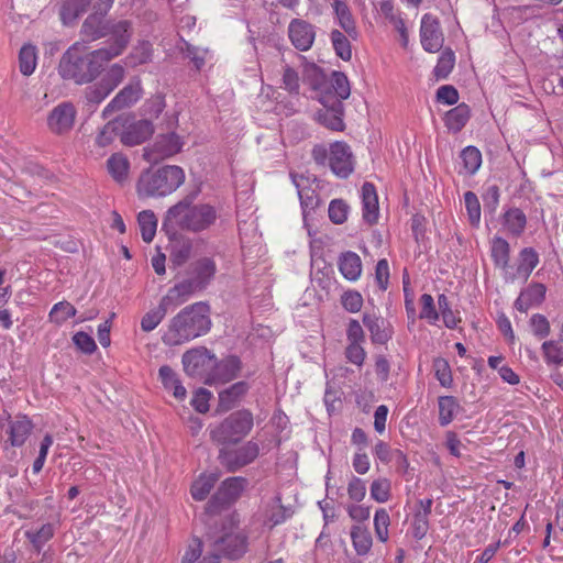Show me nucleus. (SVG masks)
I'll list each match as a JSON object with an SVG mask.
<instances>
[{
	"instance_id": "8",
	"label": "nucleus",
	"mask_w": 563,
	"mask_h": 563,
	"mask_svg": "<svg viewBox=\"0 0 563 563\" xmlns=\"http://www.w3.org/2000/svg\"><path fill=\"white\" fill-rule=\"evenodd\" d=\"M77 109L74 103L64 101L55 106L47 114L46 125L55 135L68 134L75 126Z\"/></svg>"
},
{
	"instance_id": "50",
	"label": "nucleus",
	"mask_w": 563,
	"mask_h": 563,
	"mask_svg": "<svg viewBox=\"0 0 563 563\" xmlns=\"http://www.w3.org/2000/svg\"><path fill=\"white\" fill-rule=\"evenodd\" d=\"M455 64V55L452 49H444L439 56L438 63L434 67V75L438 79H444L452 71Z\"/></svg>"
},
{
	"instance_id": "35",
	"label": "nucleus",
	"mask_w": 563,
	"mask_h": 563,
	"mask_svg": "<svg viewBox=\"0 0 563 563\" xmlns=\"http://www.w3.org/2000/svg\"><path fill=\"white\" fill-rule=\"evenodd\" d=\"M122 129L121 120L114 119L107 122L96 134L95 145L100 148L110 146L120 135Z\"/></svg>"
},
{
	"instance_id": "31",
	"label": "nucleus",
	"mask_w": 563,
	"mask_h": 563,
	"mask_svg": "<svg viewBox=\"0 0 563 563\" xmlns=\"http://www.w3.org/2000/svg\"><path fill=\"white\" fill-rule=\"evenodd\" d=\"M350 534L356 554L360 556L367 555L373 547V538L368 529L361 525H354Z\"/></svg>"
},
{
	"instance_id": "14",
	"label": "nucleus",
	"mask_w": 563,
	"mask_h": 563,
	"mask_svg": "<svg viewBox=\"0 0 563 563\" xmlns=\"http://www.w3.org/2000/svg\"><path fill=\"white\" fill-rule=\"evenodd\" d=\"M197 292L200 291L188 278H185L170 287L161 301L164 307L172 310L188 301Z\"/></svg>"
},
{
	"instance_id": "39",
	"label": "nucleus",
	"mask_w": 563,
	"mask_h": 563,
	"mask_svg": "<svg viewBox=\"0 0 563 563\" xmlns=\"http://www.w3.org/2000/svg\"><path fill=\"white\" fill-rule=\"evenodd\" d=\"M153 48L152 44L147 41L139 42L125 58V64L129 67H136L152 60Z\"/></svg>"
},
{
	"instance_id": "27",
	"label": "nucleus",
	"mask_w": 563,
	"mask_h": 563,
	"mask_svg": "<svg viewBox=\"0 0 563 563\" xmlns=\"http://www.w3.org/2000/svg\"><path fill=\"white\" fill-rule=\"evenodd\" d=\"M291 177L294 185L296 186L298 191V197L300 200L303 218L306 219L309 212L313 211L318 207L319 197L314 189L302 185V183L305 181L303 177H300L299 179L295 175H291Z\"/></svg>"
},
{
	"instance_id": "25",
	"label": "nucleus",
	"mask_w": 563,
	"mask_h": 563,
	"mask_svg": "<svg viewBox=\"0 0 563 563\" xmlns=\"http://www.w3.org/2000/svg\"><path fill=\"white\" fill-rule=\"evenodd\" d=\"M184 146L181 137L172 132L163 135H158L154 143V151L162 158L174 156L179 153Z\"/></svg>"
},
{
	"instance_id": "19",
	"label": "nucleus",
	"mask_w": 563,
	"mask_h": 563,
	"mask_svg": "<svg viewBox=\"0 0 563 563\" xmlns=\"http://www.w3.org/2000/svg\"><path fill=\"white\" fill-rule=\"evenodd\" d=\"M240 369V361L234 357H228L221 362L216 361V366L212 367L211 374L207 376L206 384H223L234 379Z\"/></svg>"
},
{
	"instance_id": "42",
	"label": "nucleus",
	"mask_w": 563,
	"mask_h": 563,
	"mask_svg": "<svg viewBox=\"0 0 563 563\" xmlns=\"http://www.w3.org/2000/svg\"><path fill=\"white\" fill-rule=\"evenodd\" d=\"M77 314V309L68 301L63 300L57 303H55L49 313H48V320L49 322L62 325L64 324L68 319L74 318Z\"/></svg>"
},
{
	"instance_id": "58",
	"label": "nucleus",
	"mask_w": 563,
	"mask_h": 563,
	"mask_svg": "<svg viewBox=\"0 0 563 563\" xmlns=\"http://www.w3.org/2000/svg\"><path fill=\"white\" fill-rule=\"evenodd\" d=\"M433 368L440 385L445 388L451 387L453 378L449 363L444 358H437L433 362Z\"/></svg>"
},
{
	"instance_id": "48",
	"label": "nucleus",
	"mask_w": 563,
	"mask_h": 563,
	"mask_svg": "<svg viewBox=\"0 0 563 563\" xmlns=\"http://www.w3.org/2000/svg\"><path fill=\"white\" fill-rule=\"evenodd\" d=\"M463 168L466 174H475L482 164V154L475 146H467L461 153Z\"/></svg>"
},
{
	"instance_id": "55",
	"label": "nucleus",
	"mask_w": 563,
	"mask_h": 563,
	"mask_svg": "<svg viewBox=\"0 0 563 563\" xmlns=\"http://www.w3.org/2000/svg\"><path fill=\"white\" fill-rule=\"evenodd\" d=\"M331 86L338 96L339 100L347 99L351 95V87L345 74L340 71H333L331 76Z\"/></svg>"
},
{
	"instance_id": "53",
	"label": "nucleus",
	"mask_w": 563,
	"mask_h": 563,
	"mask_svg": "<svg viewBox=\"0 0 563 563\" xmlns=\"http://www.w3.org/2000/svg\"><path fill=\"white\" fill-rule=\"evenodd\" d=\"M545 362L549 365H563V347L558 341H545L542 344Z\"/></svg>"
},
{
	"instance_id": "59",
	"label": "nucleus",
	"mask_w": 563,
	"mask_h": 563,
	"mask_svg": "<svg viewBox=\"0 0 563 563\" xmlns=\"http://www.w3.org/2000/svg\"><path fill=\"white\" fill-rule=\"evenodd\" d=\"M124 77L125 68L120 63H115L109 67L101 81L114 90L123 81Z\"/></svg>"
},
{
	"instance_id": "2",
	"label": "nucleus",
	"mask_w": 563,
	"mask_h": 563,
	"mask_svg": "<svg viewBox=\"0 0 563 563\" xmlns=\"http://www.w3.org/2000/svg\"><path fill=\"white\" fill-rule=\"evenodd\" d=\"M210 308L199 301L181 309L173 317L162 340L166 345L175 346L206 334L211 328Z\"/></svg>"
},
{
	"instance_id": "3",
	"label": "nucleus",
	"mask_w": 563,
	"mask_h": 563,
	"mask_svg": "<svg viewBox=\"0 0 563 563\" xmlns=\"http://www.w3.org/2000/svg\"><path fill=\"white\" fill-rule=\"evenodd\" d=\"M217 218V210L211 205H192L186 198L166 211L163 225L190 232H201L209 229Z\"/></svg>"
},
{
	"instance_id": "6",
	"label": "nucleus",
	"mask_w": 563,
	"mask_h": 563,
	"mask_svg": "<svg viewBox=\"0 0 563 563\" xmlns=\"http://www.w3.org/2000/svg\"><path fill=\"white\" fill-rule=\"evenodd\" d=\"M107 36L110 44L101 47L109 60L120 56L128 47L132 37V23L128 20L107 21Z\"/></svg>"
},
{
	"instance_id": "32",
	"label": "nucleus",
	"mask_w": 563,
	"mask_h": 563,
	"mask_svg": "<svg viewBox=\"0 0 563 563\" xmlns=\"http://www.w3.org/2000/svg\"><path fill=\"white\" fill-rule=\"evenodd\" d=\"M538 264L539 255L536 250L532 247H525L519 254V263L512 279L521 278L527 280Z\"/></svg>"
},
{
	"instance_id": "52",
	"label": "nucleus",
	"mask_w": 563,
	"mask_h": 563,
	"mask_svg": "<svg viewBox=\"0 0 563 563\" xmlns=\"http://www.w3.org/2000/svg\"><path fill=\"white\" fill-rule=\"evenodd\" d=\"M371 497L377 503H386L390 498L391 483L388 478L380 477L371 484Z\"/></svg>"
},
{
	"instance_id": "18",
	"label": "nucleus",
	"mask_w": 563,
	"mask_h": 563,
	"mask_svg": "<svg viewBox=\"0 0 563 563\" xmlns=\"http://www.w3.org/2000/svg\"><path fill=\"white\" fill-rule=\"evenodd\" d=\"M292 515L290 508L282 504L280 496H275L265 501L262 509L263 523L268 528H274L284 523Z\"/></svg>"
},
{
	"instance_id": "23",
	"label": "nucleus",
	"mask_w": 563,
	"mask_h": 563,
	"mask_svg": "<svg viewBox=\"0 0 563 563\" xmlns=\"http://www.w3.org/2000/svg\"><path fill=\"white\" fill-rule=\"evenodd\" d=\"M56 527L52 522L34 526L24 531V536L35 552L40 553L44 545L54 537Z\"/></svg>"
},
{
	"instance_id": "40",
	"label": "nucleus",
	"mask_w": 563,
	"mask_h": 563,
	"mask_svg": "<svg viewBox=\"0 0 563 563\" xmlns=\"http://www.w3.org/2000/svg\"><path fill=\"white\" fill-rule=\"evenodd\" d=\"M37 65V49L32 44H24L19 52V70L24 76L32 75Z\"/></svg>"
},
{
	"instance_id": "63",
	"label": "nucleus",
	"mask_w": 563,
	"mask_h": 563,
	"mask_svg": "<svg viewBox=\"0 0 563 563\" xmlns=\"http://www.w3.org/2000/svg\"><path fill=\"white\" fill-rule=\"evenodd\" d=\"M113 90L111 87H108L104 82L100 81L99 84L91 86L86 91V98L88 102L98 104L102 102Z\"/></svg>"
},
{
	"instance_id": "7",
	"label": "nucleus",
	"mask_w": 563,
	"mask_h": 563,
	"mask_svg": "<svg viewBox=\"0 0 563 563\" xmlns=\"http://www.w3.org/2000/svg\"><path fill=\"white\" fill-rule=\"evenodd\" d=\"M181 361L185 372L191 377L202 379L205 384L207 376L216 366V356L205 347L187 351Z\"/></svg>"
},
{
	"instance_id": "41",
	"label": "nucleus",
	"mask_w": 563,
	"mask_h": 563,
	"mask_svg": "<svg viewBox=\"0 0 563 563\" xmlns=\"http://www.w3.org/2000/svg\"><path fill=\"white\" fill-rule=\"evenodd\" d=\"M438 405H439V422L443 427L448 426L454 419L455 413L460 409V405L453 396L439 397Z\"/></svg>"
},
{
	"instance_id": "37",
	"label": "nucleus",
	"mask_w": 563,
	"mask_h": 563,
	"mask_svg": "<svg viewBox=\"0 0 563 563\" xmlns=\"http://www.w3.org/2000/svg\"><path fill=\"white\" fill-rule=\"evenodd\" d=\"M86 11L85 0H60L59 18L65 25L74 23Z\"/></svg>"
},
{
	"instance_id": "10",
	"label": "nucleus",
	"mask_w": 563,
	"mask_h": 563,
	"mask_svg": "<svg viewBox=\"0 0 563 563\" xmlns=\"http://www.w3.org/2000/svg\"><path fill=\"white\" fill-rule=\"evenodd\" d=\"M329 165L338 177L346 178L354 169V159L350 146L344 142L330 145Z\"/></svg>"
},
{
	"instance_id": "12",
	"label": "nucleus",
	"mask_w": 563,
	"mask_h": 563,
	"mask_svg": "<svg viewBox=\"0 0 563 563\" xmlns=\"http://www.w3.org/2000/svg\"><path fill=\"white\" fill-rule=\"evenodd\" d=\"M288 37L298 51L307 52L316 40V29L308 21L294 19L288 24Z\"/></svg>"
},
{
	"instance_id": "11",
	"label": "nucleus",
	"mask_w": 563,
	"mask_h": 563,
	"mask_svg": "<svg viewBox=\"0 0 563 563\" xmlns=\"http://www.w3.org/2000/svg\"><path fill=\"white\" fill-rule=\"evenodd\" d=\"M420 41L424 51L439 52L443 45V34L438 19L431 14H424L421 19Z\"/></svg>"
},
{
	"instance_id": "44",
	"label": "nucleus",
	"mask_w": 563,
	"mask_h": 563,
	"mask_svg": "<svg viewBox=\"0 0 563 563\" xmlns=\"http://www.w3.org/2000/svg\"><path fill=\"white\" fill-rule=\"evenodd\" d=\"M137 222L143 241L146 243L152 242L157 228V219L154 212L151 210L141 211L137 216Z\"/></svg>"
},
{
	"instance_id": "51",
	"label": "nucleus",
	"mask_w": 563,
	"mask_h": 563,
	"mask_svg": "<svg viewBox=\"0 0 563 563\" xmlns=\"http://www.w3.org/2000/svg\"><path fill=\"white\" fill-rule=\"evenodd\" d=\"M191 254V243L189 240L177 239L172 243L170 258L176 265L184 264Z\"/></svg>"
},
{
	"instance_id": "22",
	"label": "nucleus",
	"mask_w": 563,
	"mask_h": 563,
	"mask_svg": "<svg viewBox=\"0 0 563 563\" xmlns=\"http://www.w3.org/2000/svg\"><path fill=\"white\" fill-rule=\"evenodd\" d=\"M336 23L353 40H356L358 32L356 29L355 20L353 14L346 4L342 0H333L331 3Z\"/></svg>"
},
{
	"instance_id": "16",
	"label": "nucleus",
	"mask_w": 563,
	"mask_h": 563,
	"mask_svg": "<svg viewBox=\"0 0 563 563\" xmlns=\"http://www.w3.org/2000/svg\"><path fill=\"white\" fill-rule=\"evenodd\" d=\"M217 550L230 559L241 558L247 549L246 536L242 531H230L217 541Z\"/></svg>"
},
{
	"instance_id": "1",
	"label": "nucleus",
	"mask_w": 563,
	"mask_h": 563,
	"mask_svg": "<svg viewBox=\"0 0 563 563\" xmlns=\"http://www.w3.org/2000/svg\"><path fill=\"white\" fill-rule=\"evenodd\" d=\"M100 48L91 51L85 42H76L62 55L58 74L77 85L92 82L110 60Z\"/></svg>"
},
{
	"instance_id": "38",
	"label": "nucleus",
	"mask_w": 563,
	"mask_h": 563,
	"mask_svg": "<svg viewBox=\"0 0 563 563\" xmlns=\"http://www.w3.org/2000/svg\"><path fill=\"white\" fill-rule=\"evenodd\" d=\"M218 481L216 473L201 474L191 485V496L195 500H205Z\"/></svg>"
},
{
	"instance_id": "45",
	"label": "nucleus",
	"mask_w": 563,
	"mask_h": 563,
	"mask_svg": "<svg viewBox=\"0 0 563 563\" xmlns=\"http://www.w3.org/2000/svg\"><path fill=\"white\" fill-rule=\"evenodd\" d=\"M349 37L346 33L344 34L339 30H332L330 33V40L335 54L345 62L352 58V47Z\"/></svg>"
},
{
	"instance_id": "60",
	"label": "nucleus",
	"mask_w": 563,
	"mask_h": 563,
	"mask_svg": "<svg viewBox=\"0 0 563 563\" xmlns=\"http://www.w3.org/2000/svg\"><path fill=\"white\" fill-rule=\"evenodd\" d=\"M349 206L341 199H334L329 205V218L335 224H342L346 221Z\"/></svg>"
},
{
	"instance_id": "36",
	"label": "nucleus",
	"mask_w": 563,
	"mask_h": 563,
	"mask_svg": "<svg viewBox=\"0 0 563 563\" xmlns=\"http://www.w3.org/2000/svg\"><path fill=\"white\" fill-rule=\"evenodd\" d=\"M104 15L89 14L81 26V34L90 41H97L107 36V22Z\"/></svg>"
},
{
	"instance_id": "24",
	"label": "nucleus",
	"mask_w": 563,
	"mask_h": 563,
	"mask_svg": "<svg viewBox=\"0 0 563 563\" xmlns=\"http://www.w3.org/2000/svg\"><path fill=\"white\" fill-rule=\"evenodd\" d=\"M363 323L369 331L373 343L384 344L390 339L391 331L379 316L366 312L363 316Z\"/></svg>"
},
{
	"instance_id": "56",
	"label": "nucleus",
	"mask_w": 563,
	"mask_h": 563,
	"mask_svg": "<svg viewBox=\"0 0 563 563\" xmlns=\"http://www.w3.org/2000/svg\"><path fill=\"white\" fill-rule=\"evenodd\" d=\"M421 311L420 319L427 320L430 324H435L439 320V312L435 308L433 297L429 294H423L420 297Z\"/></svg>"
},
{
	"instance_id": "49",
	"label": "nucleus",
	"mask_w": 563,
	"mask_h": 563,
	"mask_svg": "<svg viewBox=\"0 0 563 563\" xmlns=\"http://www.w3.org/2000/svg\"><path fill=\"white\" fill-rule=\"evenodd\" d=\"M168 309L163 306V302L159 301L157 308L150 310L146 312L141 320V329L144 332L153 331L165 318Z\"/></svg>"
},
{
	"instance_id": "15",
	"label": "nucleus",
	"mask_w": 563,
	"mask_h": 563,
	"mask_svg": "<svg viewBox=\"0 0 563 563\" xmlns=\"http://www.w3.org/2000/svg\"><path fill=\"white\" fill-rule=\"evenodd\" d=\"M216 272L217 266L214 261L209 257H203L192 263L188 279L199 291H202L214 278Z\"/></svg>"
},
{
	"instance_id": "43",
	"label": "nucleus",
	"mask_w": 563,
	"mask_h": 563,
	"mask_svg": "<svg viewBox=\"0 0 563 563\" xmlns=\"http://www.w3.org/2000/svg\"><path fill=\"white\" fill-rule=\"evenodd\" d=\"M492 258L496 266L506 268L509 264L510 246L509 243L499 236L492 241L490 246Z\"/></svg>"
},
{
	"instance_id": "4",
	"label": "nucleus",
	"mask_w": 563,
	"mask_h": 563,
	"mask_svg": "<svg viewBox=\"0 0 563 563\" xmlns=\"http://www.w3.org/2000/svg\"><path fill=\"white\" fill-rule=\"evenodd\" d=\"M185 179L184 169L176 165L148 168L141 174L136 191L141 198L165 197L176 191Z\"/></svg>"
},
{
	"instance_id": "47",
	"label": "nucleus",
	"mask_w": 563,
	"mask_h": 563,
	"mask_svg": "<svg viewBox=\"0 0 563 563\" xmlns=\"http://www.w3.org/2000/svg\"><path fill=\"white\" fill-rule=\"evenodd\" d=\"M342 115V103L336 101L335 108L325 110L320 114V119L327 128L333 131H342L344 129Z\"/></svg>"
},
{
	"instance_id": "28",
	"label": "nucleus",
	"mask_w": 563,
	"mask_h": 563,
	"mask_svg": "<svg viewBox=\"0 0 563 563\" xmlns=\"http://www.w3.org/2000/svg\"><path fill=\"white\" fill-rule=\"evenodd\" d=\"M470 117V107L465 103H460L453 109L449 110L445 113L443 120L450 132L457 133L466 125Z\"/></svg>"
},
{
	"instance_id": "9",
	"label": "nucleus",
	"mask_w": 563,
	"mask_h": 563,
	"mask_svg": "<svg viewBox=\"0 0 563 563\" xmlns=\"http://www.w3.org/2000/svg\"><path fill=\"white\" fill-rule=\"evenodd\" d=\"M143 95L142 82L139 77H133L102 110V118L107 119L114 112L135 104Z\"/></svg>"
},
{
	"instance_id": "57",
	"label": "nucleus",
	"mask_w": 563,
	"mask_h": 563,
	"mask_svg": "<svg viewBox=\"0 0 563 563\" xmlns=\"http://www.w3.org/2000/svg\"><path fill=\"white\" fill-rule=\"evenodd\" d=\"M303 81L307 82L312 89L319 90L325 81V76L320 67L314 64L305 66Z\"/></svg>"
},
{
	"instance_id": "20",
	"label": "nucleus",
	"mask_w": 563,
	"mask_h": 563,
	"mask_svg": "<svg viewBox=\"0 0 563 563\" xmlns=\"http://www.w3.org/2000/svg\"><path fill=\"white\" fill-rule=\"evenodd\" d=\"M362 214L368 224L377 222L379 217L378 197L375 186L371 183H364L361 188Z\"/></svg>"
},
{
	"instance_id": "29",
	"label": "nucleus",
	"mask_w": 563,
	"mask_h": 563,
	"mask_svg": "<svg viewBox=\"0 0 563 563\" xmlns=\"http://www.w3.org/2000/svg\"><path fill=\"white\" fill-rule=\"evenodd\" d=\"M246 384L240 382L220 391L217 411L225 412L232 409L239 402L241 397L246 393Z\"/></svg>"
},
{
	"instance_id": "34",
	"label": "nucleus",
	"mask_w": 563,
	"mask_h": 563,
	"mask_svg": "<svg viewBox=\"0 0 563 563\" xmlns=\"http://www.w3.org/2000/svg\"><path fill=\"white\" fill-rule=\"evenodd\" d=\"M107 169L117 183H123L129 177L130 162L122 153L112 154L107 161Z\"/></svg>"
},
{
	"instance_id": "30",
	"label": "nucleus",
	"mask_w": 563,
	"mask_h": 563,
	"mask_svg": "<svg viewBox=\"0 0 563 563\" xmlns=\"http://www.w3.org/2000/svg\"><path fill=\"white\" fill-rule=\"evenodd\" d=\"M339 269L346 279L355 282L362 273V261L356 253L346 252L339 258Z\"/></svg>"
},
{
	"instance_id": "62",
	"label": "nucleus",
	"mask_w": 563,
	"mask_h": 563,
	"mask_svg": "<svg viewBox=\"0 0 563 563\" xmlns=\"http://www.w3.org/2000/svg\"><path fill=\"white\" fill-rule=\"evenodd\" d=\"M345 357L350 363L361 367L366 358V351L363 347V343H347Z\"/></svg>"
},
{
	"instance_id": "17",
	"label": "nucleus",
	"mask_w": 563,
	"mask_h": 563,
	"mask_svg": "<svg viewBox=\"0 0 563 563\" xmlns=\"http://www.w3.org/2000/svg\"><path fill=\"white\" fill-rule=\"evenodd\" d=\"M247 481L243 477H231L225 479L210 501V507L219 503L227 505L235 501L246 488Z\"/></svg>"
},
{
	"instance_id": "21",
	"label": "nucleus",
	"mask_w": 563,
	"mask_h": 563,
	"mask_svg": "<svg viewBox=\"0 0 563 563\" xmlns=\"http://www.w3.org/2000/svg\"><path fill=\"white\" fill-rule=\"evenodd\" d=\"M545 291L544 285L531 284L520 292L515 301V307L521 312H527L530 308L540 305L544 300Z\"/></svg>"
},
{
	"instance_id": "64",
	"label": "nucleus",
	"mask_w": 563,
	"mask_h": 563,
	"mask_svg": "<svg viewBox=\"0 0 563 563\" xmlns=\"http://www.w3.org/2000/svg\"><path fill=\"white\" fill-rule=\"evenodd\" d=\"M299 87L300 85L298 73L291 67L286 66L283 73L282 88L287 90L289 93L298 95Z\"/></svg>"
},
{
	"instance_id": "61",
	"label": "nucleus",
	"mask_w": 563,
	"mask_h": 563,
	"mask_svg": "<svg viewBox=\"0 0 563 563\" xmlns=\"http://www.w3.org/2000/svg\"><path fill=\"white\" fill-rule=\"evenodd\" d=\"M341 303L346 311L356 313L362 309L363 297L358 291L349 290L342 295Z\"/></svg>"
},
{
	"instance_id": "5",
	"label": "nucleus",
	"mask_w": 563,
	"mask_h": 563,
	"mask_svg": "<svg viewBox=\"0 0 563 563\" xmlns=\"http://www.w3.org/2000/svg\"><path fill=\"white\" fill-rule=\"evenodd\" d=\"M252 415L241 410L231 413L219 426L211 429L210 435L218 443H236L252 430Z\"/></svg>"
},
{
	"instance_id": "54",
	"label": "nucleus",
	"mask_w": 563,
	"mask_h": 563,
	"mask_svg": "<svg viewBox=\"0 0 563 563\" xmlns=\"http://www.w3.org/2000/svg\"><path fill=\"white\" fill-rule=\"evenodd\" d=\"M464 202L468 221L473 227H477L481 221V205L477 196L473 191L464 194Z\"/></svg>"
},
{
	"instance_id": "33",
	"label": "nucleus",
	"mask_w": 563,
	"mask_h": 563,
	"mask_svg": "<svg viewBox=\"0 0 563 563\" xmlns=\"http://www.w3.org/2000/svg\"><path fill=\"white\" fill-rule=\"evenodd\" d=\"M503 225L508 234L520 236L526 229L527 217L520 209L511 208L504 213Z\"/></svg>"
},
{
	"instance_id": "13",
	"label": "nucleus",
	"mask_w": 563,
	"mask_h": 563,
	"mask_svg": "<svg viewBox=\"0 0 563 563\" xmlns=\"http://www.w3.org/2000/svg\"><path fill=\"white\" fill-rule=\"evenodd\" d=\"M123 130L120 133V141L125 146H135L152 136L154 133L153 123L148 120H139L130 124H122Z\"/></svg>"
},
{
	"instance_id": "26",
	"label": "nucleus",
	"mask_w": 563,
	"mask_h": 563,
	"mask_svg": "<svg viewBox=\"0 0 563 563\" xmlns=\"http://www.w3.org/2000/svg\"><path fill=\"white\" fill-rule=\"evenodd\" d=\"M32 429L33 423L26 416H18L9 426V440L11 445H23L31 434Z\"/></svg>"
},
{
	"instance_id": "46",
	"label": "nucleus",
	"mask_w": 563,
	"mask_h": 563,
	"mask_svg": "<svg viewBox=\"0 0 563 563\" xmlns=\"http://www.w3.org/2000/svg\"><path fill=\"white\" fill-rule=\"evenodd\" d=\"M374 531L378 541L386 543L389 539L390 516L385 508H379L374 515Z\"/></svg>"
}]
</instances>
